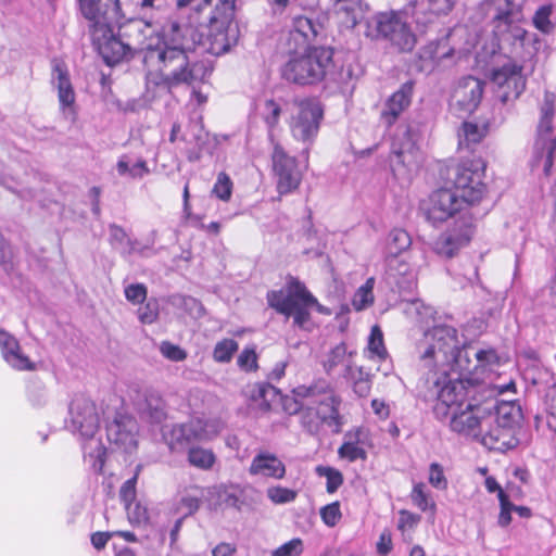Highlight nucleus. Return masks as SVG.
Returning <instances> with one entry per match:
<instances>
[{"mask_svg": "<svg viewBox=\"0 0 556 556\" xmlns=\"http://www.w3.org/2000/svg\"><path fill=\"white\" fill-rule=\"evenodd\" d=\"M338 452L341 457L348 458L350 462L367 457L366 451L354 443L342 444Z\"/></svg>", "mask_w": 556, "mask_h": 556, "instance_id": "bf43d9fd", "label": "nucleus"}, {"mask_svg": "<svg viewBox=\"0 0 556 556\" xmlns=\"http://www.w3.org/2000/svg\"><path fill=\"white\" fill-rule=\"evenodd\" d=\"M281 404L283 410L289 415H295L302 412L305 403L303 400L299 399L296 395L294 397L291 396H282Z\"/></svg>", "mask_w": 556, "mask_h": 556, "instance_id": "774afa93", "label": "nucleus"}, {"mask_svg": "<svg viewBox=\"0 0 556 556\" xmlns=\"http://www.w3.org/2000/svg\"><path fill=\"white\" fill-rule=\"evenodd\" d=\"M456 4L455 0H420L408 4L412 9L410 14L415 23L419 26L427 27L433 24L439 17L448 15Z\"/></svg>", "mask_w": 556, "mask_h": 556, "instance_id": "412c9836", "label": "nucleus"}, {"mask_svg": "<svg viewBox=\"0 0 556 556\" xmlns=\"http://www.w3.org/2000/svg\"><path fill=\"white\" fill-rule=\"evenodd\" d=\"M472 353H475V349L471 345L458 348L451 361V365H447L445 369L458 371L460 375L471 374L479 367Z\"/></svg>", "mask_w": 556, "mask_h": 556, "instance_id": "2f4dec72", "label": "nucleus"}, {"mask_svg": "<svg viewBox=\"0 0 556 556\" xmlns=\"http://www.w3.org/2000/svg\"><path fill=\"white\" fill-rule=\"evenodd\" d=\"M256 353L252 349H244L238 357V365L245 370H254L257 368Z\"/></svg>", "mask_w": 556, "mask_h": 556, "instance_id": "338daca9", "label": "nucleus"}, {"mask_svg": "<svg viewBox=\"0 0 556 556\" xmlns=\"http://www.w3.org/2000/svg\"><path fill=\"white\" fill-rule=\"evenodd\" d=\"M459 233H453L443 238L442 242L447 247L457 244L463 245L470 241L473 235V227L470 223L463 222L458 225Z\"/></svg>", "mask_w": 556, "mask_h": 556, "instance_id": "49530a36", "label": "nucleus"}, {"mask_svg": "<svg viewBox=\"0 0 556 556\" xmlns=\"http://www.w3.org/2000/svg\"><path fill=\"white\" fill-rule=\"evenodd\" d=\"M424 380L426 392L424 399L426 401H437L433 406V412L438 418H446L455 410H459L466 403H468L469 380L448 379L446 380L445 374L442 372L443 378L438 376V372H429Z\"/></svg>", "mask_w": 556, "mask_h": 556, "instance_id": "39448f33", "label": "nucleus"}, {"mask_svg": "<svg viewBox=\"0 0 556 556\" xmlns=\"http://www.w3.org/2000/svg\"><path fill=\"white\" fill-rule=\"evenodd\" d=\"M484 85L483 80L470 75L460 78L451 94V110L458 115L473 113L482 100Z\"/></svg>", "mask_w": 556, "mask_h": 556, "instance_id": "4468645a", "label": "nucleus"}, {"mask_svg": "<svg viewBox=\"0 0 556 556\" xmlns=\"http://www.w3.org/2000/svg\"><path fill=\"white\" fill-rule=\"evenodd\" d=\"M376 30L380 37L400 52H409L416 45V36L403 20L401 12L379 13L375 18Z\"/></svg>", "mask_w": 556, "mask_h": 556, "instance_id": "9b49d317", "label": "nucleus"}, {"mask_svg": "<svg viewBox=\"0 0 556 556\" xmlns=\"http://www.w3.org/2000/svg\"><path fill=\"white\" fill-rule=\"evenodd\" d=\"M212 193L222 201H229L232 193V181L226 173L218 174Z\"/></svg>", "mask_w": 556, "mask_h": 556, "instance_id": "09e8293b", "label": "nucleus"}, {"mask_svg": "<svg viewBox=\"0 0 556 556\" xmlns=\"http://www.w3.org/2000/svg\"><path fill=\"white\" fill-rule=\"evenodd\" d=\"M485 163L481 160H470L446 165L441 169V177L451 184L463 201L473 204L480 201L485 192L482 182Z\"/></svg>", "mask_w": 556, "mask_h": 556, "instance_id": "0eeeda50", "label": "nucleus"}, {"mask_svg": "<svg viewBox=\"0 0 556 556\" xmlns=\"http://www.w3.org/2000/svg\"><path fill=\"white\" fill-rule=\"evenodd\" d=\"M141 468L142 466L138 465L136 467V472L134 477L125 481L121 488L119 496L121 500L124 502L125 506L132 503L136 498V482Z\"/></svg>", "mask_w": 556, "mask_h": 556, "instance_id": "3c124183", "label": "nucleus"}, {"mask_svg": "<svg viewBox=\"0 0 556 556\" xmlns=\"http://www.w3.org/2000/svg\"><path fill=\"white\" fill-rule=\"evenodd\" d=\"M188 460L191 465L201 468L208 469L215 462V456L210 450L202 447H192L188 453Z\"/></svg>", "mask_w": 556, "mask_h": 556, "instance_id": "37998d69", "label": "nucleus"}, {"mask_svg": "<svg viewBox=\"0 0 556 556\" xmlns=\"http://www.w3.org/2000/svg\"><path fill=\"white\" fill-rule=\"evenodd\" d=\"M332 58L333 50L326 47H308L304 52H293L281 67V76L299 86L316 85L333 67Z\"/></svg>", "mask_w": 556, "mask_h": 556, "instance_id": "20e7f679", "label": "nucleus"}, {"mask_svg": "<svg viewBox=\"0 0 556 556\" xmlns=\"http://www.w3.org/2000/svg\"><path fill=\"white\" fill-rule=\"evenodd\" d=\"M463 201L457 192L448 188L434 191L430 195L426 216L432 223H443L463 208Z\"/></svg>", "mask_w": 556, "mask_h": 556, "instance_id": "f3484780", "label": "nucleus"}, {"mask_svg": "<svg viewBox=\"0 0 556 556\" xmlns=\"http://www.w3.org/2000/svg\"><path fill=\"white\" fill-rule=\"evenodd\" d=\"M316 472L320 477H326L328 493H334L340 488V485L343 483L342 473L334 468L318 466L316 468Z\"/></svg>", "mask_w": 556, "mask_h": 556, "instance_id": "de8ad7c7", "label": "nucleus"}, {"mask_svg": "<svg viewBox=\"0 0 556 556\" xmlns=\"http://www.w3.org/2000/svg\"><path fill=\"white\" fill-rule=\"evenodd\" d=\"M556 96L546 91L540 108L541 117L538 125V138L535 141V155L543 159V169L546 175L554 163V152L556 151V136L551 137L553 130V118L555 115Z\"/></svg>", "mask_w": 556, "mask_h": 556, "instance_id": "1a4fd4ad", "label": "nucleus"}, {"mask_svg": "<svg viewBox=\"0 0 556 556\" xmlns=\"http://www.w3.org/2000/svg\"><path fill=\"white\" fill-rule=\"evenodd\" d=\"M138 424L128 415L118 414L106 427V435L111 443L125 452L137 447Z\"/></svg>", "mask_w": 556, "mask_h": 556, "instance_id": "6ab92c4d", "label": "nucleus"}, {"mask_svg": "<svg viewBox=\"0 0 556 556\" xmlns=\"http://www.w3.org/2000/svg\"><path fill=\"white\" fill-rule=\"evenodd\" d=\"M346 355L348 351L345 343L341 342L332 348L323 362V367L326 374L330 375L336 367L343 364L345 362Z\"/></svg>", "mask_w": 556, "mask_h": 556, "instance_id": "a19ab883", "label": "nucleus"}, {"mask_svg": "<svg viewBox=\"0 0 556 556\" xmlns=\"http://www.w3.org/2000/svg\"><path fill=\"white\" fill-rule=\"evenodd\" d=\"M52 64V83L58 80L59 100L63 111L70 106V78L67 64L63 59L54 58Z\"/></svg>", "mask_w": 556, "mask_h": 556, "instance_id": "bb28decb", "label": "nucleus"}, {"mask_svg": "<svg viewBox=\"0 0 556 556\" xmlns=\"http://www.w3.org/2000/svg\"><path fill=\"white\" fill-rule=\"evenodd\" d=\"M448 416H451L450 426L453 431L473 438H480L483 425H489L492 419L486 408L470 402Z\"/></svg>", "mask_w": 556, "mask_h": 556, "instance_id": "2eb2a0df", "label": "nucleus"}, {"mask_svg": "<svg viewBox=\"0 0 556 556\" xmlns=\"http://www.w3.org/2000/svg\"><path fill=\"white\" fill-rule=\"evenodd\" d=\"M236 0H202L199 10L212 8L208 24L211 31H222L229 37V33H236L232 21L236 11Z\"/></svg>", "mask_w": 556, "mask_h": 556, "instance_id": "aec40b11", "label": "nucleus"}, {"mask_svg": "<svg viewBox=\"0 0 556 556\" xmlns=\"http://www.w3.org/2000/svg\"><path fill=\"white\" fill-rule=\"evenodd\" d=\"M109 243L113 250L119 251L124 255H129L135 251V241H132L124 228L116 224L109 225Z\"/></svg>", "mask_w": 556, "mask_h": 556, "instance_id": "c9c22d12", "label": "nucleus"}, {"mask_svg": "<svg viewBox=\"0 0 556 556\" xmlns=\"http://www.w3.org/2000/svg\"><path fill=\"white\" fill-rule=\"evenodd\" d=\"M375 278L370 277L366 282L358 288L355 292L352 304L356 311H362L374 302V289Z\"/></svg>", "mask_w": 556, "mask_h": 556, "instance_id": "ea45409f", "label": "nucleus"}, {"mask_svg": "<svg viewBox=\"0 0 556 556\" xmlns=\"http://www.w3.org/2000/svg\"><path fill=\"white\" fill-rule=\"evenodd\" d=\"M485 134V127H480L477 124L464 122L458 131V148L460 150H473L472 146L479 143Z\"/></svg>", "mask_w": 556, "mask_h": 556, "instance_id": "f704fd0d", "label": "nucleus"}, {"mask_svg": "<svg viewBox=\"0 0 556 556\" xmlns=\"http://www.w3.org/2000/svg\"><path fill=\"white\" fill-rule=\"evenodd\" d=\"M238 350V343L233 339H224L216 343L213 358L218 363H228Z\"/></svg>", "mask_w": 556, "mask_h": 556, "instance_id": "c03bdc74", "label": "nucleus"}, {"mask_svg": "<svg viewBox=\"0 0 556 556\" xmlns=\"http://www.w3.org/2000/svg\"><path fill=\"white\" fill-rule=\"evenodd\" d=\"M161 352L166 358L174 362H180L187 357V353L181 348L170 342H163Z\"/></svg>", "mask_w": 556, "mask_h": 556, "instance_id": "e2e57ef3", "label": "nucleus"}, {"mask_svg": "<svg viewBox=\"0 0 556 556\" xmlns=\"http://www.w3.org/2000/svg\"><path fill=\"white\" fill-rule=\"evenodd\" d=\"M141 414L149 418L151 422L161 424L167 417L166 403L157 392L147 391Z\"/></svg>", "mask_w": 556, "mask_h": 556, "instance_id": "c756f323", "label": "nucleus"}, {"mask_svg": "<svg viewBox=\"0 0 556 556\" xmlns=\"http://www.w3.org/2000/svg\"><path fill=\"white\" fill-rule=\"evenodd\" d=\"M100 418L96 404L86 397H78L72 407V426L80 433L83 438L89 441L84 445V453L89 457L93 469L98 473L103 472L106 457V447L100 440L93 437L99 429Z\"/></svg>", "mask_w": 556, "mask_h": 556, "instance_id": "423d86ee", "label": "nucleus"}, {"mask_svg": "<svg viewBox=\"0 0 556 556\" xmlns=\"http://www.w3.org/2000/svg\"><path fill=\"white\" fill-rule=\"evenodd\" d=\"M159 316L156 301H149L143 307L139 309V319L143 324H152Z\"/></svg>", "mask_w": 556, "mask_h": 556, "instance_id": "69168bd1", "label": "nucleus"}, {"mask_svg": "<svg viewBox=\"0 0 556 556\" xmlns=\"http://www.w3.org/2000/svg\"><path fill=\"white\" fill-rule=\"evenodd\" d=\"M118 176L129 179H142L150 174L147 161L143 159L132 160L129 155L124 154L116 163Z\"/></svg>", "mask_w": 556, "mask_h": 556, "instance_id": "7c9ffc66", "label": "nucleus"}, {"mask_svg": "<svg viewBox=\"0 0 556 556\" xmlns=\"http://www.w3.org/2000/svg\"><path fill=\"white\" fill-rule=\"evenodd\" d=\"M522 67L514 63L504 64L493 68L492 81L497 86L496 97L503 104L516 100L526 88V78L522 76Z\"/></svg>", "mask_w": 556, "mask_h": 556, "instance_id": "dca6fc26", "label": "nucleus"}, {"mask_svg": "<svg viewBox=\"0 0 556 556\" xmlns=\"http://www.w3.org/2000/svg\"><path fill=\"white\" fill-rule=\"evenodd\" d=\"M368 351L370 357H378L379 359H386L388 357V352L383 343V333L378 326L371 328L368 339Z\"/></svg>", "mask_w": 556, "mask_h": 556, "instance_id": "79ce46f5", "label": "nucleus"}, {"mask_svg": "<svg viewBox=\"0 0 556 556\" xmlns=\"http://www.w3.org/2000/svg\"><path fill=\"white\" fill-rule=\"evenodd\" d=\"M142 12H165L169 8V0H138Z\"/></svg>", "mask_w": 556, "mask_h": 556, "instance_id": "0e129e2a", "label": "nucleus"}, {"mask_svg": "<svg viewBox=\"0 0 556 556\" xmlns=\"http://www.w3.org/2000/svg\"><path fill=\"white\" fill-rule=\"evenodd\" d=\"M125 507L127 509V515L130 523L140 526L148 522L149 513L146 506H142L140 503H130Z\"/></svg>", "mask_w": 556, "mask_h": 556, "instance_id": "864d4df0", "label": "nucleus"}, {"mask_svg": "<svg viewBox=\"0 0 556 556\" xmlns=\"http://www.w3.org/2000/svg\"><path fill=\"white\" fill-rule=\"evenodd\" d=\"M301 424L303 428L311 434H316L323 425L324 420L316 410L315 405H305L301 412Z\"/></svg>", "mask_w": 556, "mask_h": 556, "instance_id": "58836bf2", "label": "nucleus"}, {"mask_svg": "<svg viewBox=\"0 0 556 556\" xmlns=\"http://www.w3.org/2000/svg\"><path fill=\"white\" fill-rule=\"evenodd\" d=\"M414 90V83L408 80L404 83L386 102L381 112L383 122L391 126L410 104Z\"/></svg>", "mask_w": 556, "mask_h": 556, "instance_id": "4be33fe9", "label": "nucleus"}, {"mask_svg": "<svg viewBox=\"0 0 556 556\" xmlns=\"http://www.w3.org/2000/svg\"><path fill=\"white\" fill-rule=\"evenodd\" d=\"M212 36V40L204 39L198 27L172 22L162 45L147 46L143 61L148 65L156 66L168 88L182 84L194 87L207 79L213 67L208 61H190L189 53L200 51L220 55L235 42V39L230 40L222 31Z\"/></svg>", "mask_w": 556, "mask_h": 556, "instance_id": "f257e3e1", "label": "nucleus"}, {"mask_svg": "<svg viewBox=\"0 0 556 556\" xmlns=\"http://www.w3.org/2000/svg\"><path fill=\"white\" fill-rule=\"evenodd\" d=\"M429 482L438 490H445L447 488V480L440 464L432 463L430 465Z\"/></svg>", "mask_w": 556, "mask_h": 556, "instance_id": "052dcab7", "label": "nucleus"}, {"mask_svg": "<svg viewBox=\"0 0 556 556\" xmlns=\"http://www.w3.org/2000/svg\"><path fill=\"white\" fill-rule=\"evenodd\" d=\"M77 7L88 33L106 25L121 26L126 20L121 0H77Z\"/></svg>", "mask_w": 556, "mask_h": 556, "instance_id": "9d476101", "label": "nucleus"}, {"mask_svg": "<svg viewBox=\"0 0 556 556\" xmlns=\"http://www.w3.org/2000/svg\"><path fill=\"white\" fill-rule=\"evenodd\" d=\"M126 299L134 303H142L147 298V287L143 283H131L125 288Z\"/></svg>", "mask_w": 556, "mask_h": 556, "instance_id": "680f3d73", "label": "nucleus"}, {"mask_svg": "<svg viewBox=\"0 0 556 556\" xmlns=\"http://www.w3.org/2000/svg\"><path fill=\"white\" fill-rule=\"evenodd\" d=\"M323 109L318 102L303 100L298 104V111L292 115L290 128L292 136L303 142H312L319 130Z\"/></svg>", "mask_w": 556, "mask_h": 556, "instance_id": "ddd939ff", "label": "nucleus"}, {"mask_svg": "<svg viewBox=\"0 0 556 556\" xmlns=\"http://www.w3.org/2000/svg\"><path fill=\"white\" fill-rule=\"evenodd\" d=\"M332 390L329 382L319 379L309 386H299L293 389V394L303 400L305 405H315L320 399H329L328 392Z\"/></svg>", "mask_w": 556, "mask_h": 556, "instance_id": "cd10ccee", "label": "nucleus"}, {"mask_svg": "<svg viewBox=\"0 0 556 556\" xmlns=\"http://www.w3.org/2000/svg\"><path fill=\"white\" fill-rule=\"evenodd\" d=\"M522 419L520 406L513 402H502L495 406V424L517 429Z\"/></svg>", "mask_w": 556, "mask_h": 556, "instance_id": "473e14b6", "label": "nucleus"}, {"mask_svg": "<svg viewBox=\"0 0 556 556\" xmlns=\"http://www.w3.org/2000/svg\"><path fill=\"white\" fill-rule=\"evenodd\" d=\"M303 552L301 539H292L271 552V556H299Z\"/></svg>", "mask_w": 556, "mask_h": 556, "instance_id": "5fc2aeb1", "label": "nucleus"}, {"mask_svg": "<svg viewBox=\"0 0 556 556\" xmlns=\"http://www.w3.org/2000/svg\"><path fill=\"white\" fill-rule=\"evenodd\" d=\"M481 443L491 451L505 452L516 447L519 440L516 430L495 424L489 431L480 435Z\"/></svg>", "mask_w": 556, "mask_h": 556, "instance_id": "5701e85b", "label": "nucleus"}, {"mask_svg": "<svg viewBox=\"0 0 556 556\" xmlns=\"http://www.w3.org/2000/svg\"><path fill=\"white\" fill-rule=\"evenodd\" d=\"M416 152L414 135L407 126L394 138L389 157L391 170L396 179L410 180L412 172L417 165Z\"/></svg>", "mask_w": 556, "mask_h": 556, "instance_id": "f8f14e48", "label": "nucleus"}, {"mask_svg": "<svg viewBox=\"0 0 556 556\" xmlns=\"http://www.w3.org/2000/svg\"><path fill=\"white\" fill-rule=\"evenodd\" d=\"M323 25L304 15L294 16L292 20V29L290 31L291 38L301 37L303 43L314 40L321 31Z\"/></svg>", "mask_w": 556, "mask_h": 556, "instance_id": "c85d7f7f", "label": "nucleus"}, {"mask_svg": "<svg viewBox=\"0 0 556 556\" xmlns=\"http://www.w3.org/2000/svg\"><path fill=\"white\" fill-rule=\"evenodd\" d=\"M266 299L269 307L287 318L292 317L293 325L301 329H305L311 320V307L315 306L321 314H330L305 285L293 276L287 277L285 289L268 291Z\"/></svg>", "mask_w": 556, "mask_h": 556, "instance_id": "7ed1b4c3", "label": "nucleus"}, {"mask_svg": "<svg viewBox=\"0 0 556 556\" xmlns=\"http://www.w3.org/2000/svg\"><path fill=\"white\" fill-rule=\"evenodd\" d=\"M327 395H329V399H320L316 402V410L325 425L334 427V431L339 432L342 424L339 412L341 399L336 394L333 389L328 392Z\"/></svg>", "mask_w": 556, "mask_h": 556, "instance_id": "a878e982", "label": "nucleus"}, {"mask_svg": "<svg viewBox=\"0 0 556 556\" xmlns=\"http://www.w3.org/2000/svg\"><path fill=\"white\" fill-rule=\"evenodd\" d=\"M498 501L501 511L498 515V525L501 527H507L511 521V511L514 510V504L509 501L508 495L505 492L498 494Z\"/></svg>", "mask_w": 556, "mask_h": 556, "instance_id": "6e6d98bb", "label": "nucleus"}, {"mask_svg": "<svg viewBox=\"0 0 556 556\" xmlns=\"http://www.w3.org/2000/svg\"><path fill=\"white\" fill-rule=\"evenodd\" d=\"M281 114V106L273 99L264 103L263 117L269 128L277 126Z\"/></svg>", "mask_w": 556, "mask_h": 556, "instance_id": "603ef678", "label": "nucleus"}, {"mask_svg": "<svg viewBox=\"0 0 556 556\" xmlns=\"http://www.w3.org/2000/svg\"><path fill=\"white\" fill-rule=\"evenodd\" d=\"M522 20L520 10L509 9L498 12L493 22L495 30L500 34L508 31L514 25L519 24Z\"/></svg>", "mask_w": 556, "mask_h": 556, "instance_id": "4c0bfd02", "label": "nucleus"}, {"mask_svg": "<svg viewBox=\"0 0 556 556\" xmlns=\"http://www.w3.org/2000/svg\"><path fill=\"white\" fill-rule=\"evenodd\" d=\"M153 24V21H130L124 27L118 26V34L113 31L115 25H106L89 31V36L104 63L114 66L132 60L137 52L147 51V47H143V28H152Z\"/></svg>", "mask_w": 556, "mask_h": 556, "instance_id": "f03ea898", "label": "nucleus"}, {"mask_svg": "<svg viewBox=\"0 0 556 556\" xmlns=\"http://www.w3.org/2000/svg\"><path fill=\"white\" fill-rule=\"evenodd\" d=\"M412 244L408 232L404 229L395 228L390 231L388 240L389 254L394 257L407 250Z\"/></svg>", "mask_w": 556, "mask_h": 556, "instance_id": "e433bc0d", "label": "nucleus"}, {"mask_svg": "<svg viewBox=\"0 0 556 556\" xmlns=\"http://www.w3.org/2000/svg\"><path fill=\"white\" fill-rule=\"evenodd\" d=\"M273 167L278 178L277 188L279 193H288L300 185L301 174L294 157L287 155L280 146H276L273 152Z\"/></svg>", "mask_w": 556, "mask_h": 556, "instance_id": "a211bd4d", "label": "nucleus"}, {"mask_svg": "<svg viewBox=\"0 0 556 556\" xmlns=\"http://www.w3.org/2000/svg\"><path fill=\"white\" fill-rule=\"evenodd\" d=\"M390 271L393 273V275H400V276H405L407 277V286H403V283L401 281H397V286L400 288H409L412 282H413V279H414V275H413V271L410 270V267L407 263L403 262V261H392L390 263Z\"/></svg>", "mask_w": 556, "mask_h": 556, "instance_id": "13d9d810", "label": "nucleus"}, {"mask_svg": "<svg viewBox=\"0 0 556 556\" xmlns=\"http://www.w3.org/2000/svg\"><path fill=\"white\" fill-rule=\"evenodd\" d=\"M431 340L420 355L422 366L429 372H437L435 369L439 368L443 374H446L445 367L451 365V361L459 348L457 330L445 325L434 327L431 332Z\"/></svg>", "mask_w": 556, "mask_h": 556, "instance_id": "6e6552de", "label": "nucleus"}, {"mask_svg": "<svg viewBox=\"0 0 556 556\" xmlns=\"http://www.w3.org/2000/svg\"><path fill=\"white\" fill-rule=\"evenodd\" d=\"M0 349L5 362L17 370H31L34 364L21 352L18 341L9 332L0 329Z\"/></svg>", "mask_w": 556, "mask_h": 556, "instance_id": "b1692460", "label": "nucleus"}, {"mask_svg": "<svg viewBox=\"0 0 556 556\" xmlns=\"http://www.w3.org/2000/svg\"><path fill=\"white\" fill-rule=\"evenodd\" d=\"M250 473L282 479L286 475V466L275 454L260 453L251 463Z\"/></svg>", "mask_w": 556, "mask_h": 556, "instance_id": "393cba45", "label": "nucleus"}, {"mask_svg": "<svg viewBox=\"0 0 556 556\" xmlns=\"http://www.w3.org/2000/svg\"><path fill=\"white\" fill-rule=\"evenodd\" d=\"M344 377L351 383L354 393L359 397H367L371 390V374L366 371L363 367L353 369L351 365H346Z\"/></svg>", "mask_w": 556, "mask_h": 556, "instance_id": "72a5a7b5", "label": "nucleus"}, {"mask_svg": "<svg viewBox=\"0 0 556 556\" xmlns=\"http://www.w3.org/2000/svg\"><path fill=\"white\" fill-rule=\"evenodd\" d=\"M552 7H540L533 16L534 26L543 34H551L554 30V24L551 21Z\"/></svg>", "mask_w": 556, "mask_h": 556, "instance_id": "a18cd8bd", "label": "nucleus"}, {"mask_svg": "<svg viewBox=\"0 0 556 556\" xmlns=\"http://www.w3.org/2000/svg\"><path fill=\"white\" fill-rule=\"evenodd\" d=\"M267 496L275 504H286L295 500L296 492L288 488L271 486L267 489Z\"/></svg>", "mask_w": 556, "mask_h": 556, "instance_id": "8fccbe9b", "label": "nucleus"}, {"mask_svg": "<svg viewBox=\"0 0 556 556\" xmlns=\"http://www.w3.org/2000/svg\"><path fill=\"white\" fill-rule=\"evenodd\" d=\"M320 517L328 527H334L341 519L340 504H328L320 509Z\"/></svg>", "mask_w": 556, "mask_h": 556, "instance_id": "4d7b16f0", "label": "nucleus"}]
</instances>
